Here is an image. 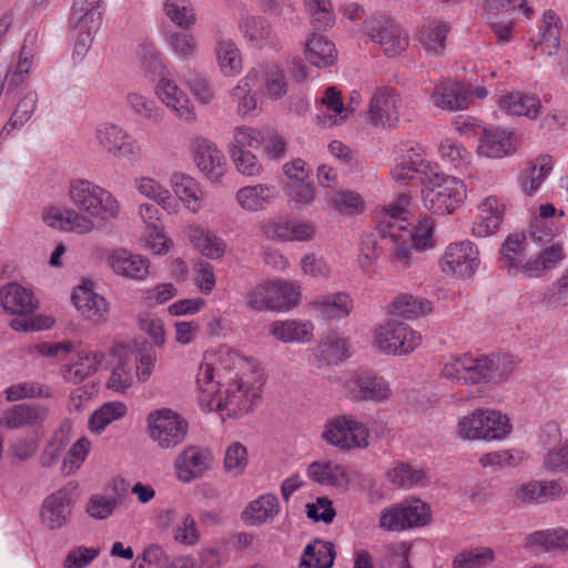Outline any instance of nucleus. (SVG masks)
I'll list each match as a JSON object with an SVG mask.
<instances>
[{"instance_id": "obj_57", "label": "nucleus", "mask_w": 568, "mask_h": 568, "mask_svg": "<svg viewBox=\"0 0 568 568\" xmlns=\"http://www.w3.org/2000/svg\"><path fill=\"white\" fill-rule=\"evenodd\" d=\"M165 42L180 59L190 60L196 54V38L192 33L186 32V30L181 29L166 32Z\"/></svg>"}, {"instance_id": "obj_4", "label": "nucleus", "mask_w": 568, "mask_h": 568, "mask_svg": "<svg viewBox=\"0 0 568 568\" xmlns=\"http://www.w3.org/2000/svg\"><path fill=\"white\" fill-rule=\"evenodd\" d=\"M105 11L103 0H73L68 28L74 37V53L83 57L100 30Z\"/></svg>"}, {"instance_id": "obj_31", "label": "nucleus", "mask_w": 568, "mask_h": 568, "mask_svg": "<svg viewBox=\"0 0 568 568\" xmlns=\"http://www.w3.org/2000/svg\"><path fill=\"white\" fill-rule=\"evenodd\" d=\"M278 193L274 185L258 183L240 187L235 193L236 203L247 212L262 211L267 204L274 202Z\"/></svg>"}, {"instance_id": "obj_35", "label": "nucleus", "mask_w": 568, "mask_h": 568, "mask_svg": "<svg viewBox=\"0 0 568 568\" xmlns=\"http://www.w3.org/2000/svg\"><path fill=\"white\" fill-rule=\"evenodd\" d=\"M321 102L327 111L332 112L331 114L316 115V123L324 128L342 124L348 114L355 111V108L343 104L341 93L334 87H328L325 90Z\"/></svg>"}, {"instance_id": "obj_50", "label": "nucleus", "mask_w": 568, "mask_h": 568, "mask_svg": "<svg viewBox=\"0 0 568 568\" xmlns=\"http://www.w3.org/2000/svg\"><path fill=\"white\" fill-rule=\"evenodd\" d=\"M216 57L220 69L224 75L234 77L241 72V53L231 39L224 37L217 38Z\"/></svg>"}, {"instance_id": "obj_25", "label": "nucleus", "mask_w": 568, "mask_h": 568, "mask_svg": "<svg viewBox=\"0 0 568 568\" xmlns=\"http://www.w3.org/2000/svg\"><path fill=\"white\" fill-rule=\"evenodd\" d=\"M72 302L81 315L93 324H102L108 318V303L90 286L82 285L72 293Z\"/></svg>"}, {"instance_id": "obj_30", "label": "nucleus", "mask_w": 568, "mask_h": 568, "mask_svg": "<svg viewBox=\"0 0 568 568\" xmlns=\"http://www.w3.org/2000/svg\"><path fill=\"white\" fill-rule=\"evenodd\" d=\"M109 264L115 274L123 277L143 280L149 274L148 258L126 250H114L109 255Z\"/></svg>"}, {"instance_id": "obj_18", "label": "nucleus", "mask_w": 568, "mask_h": 568, "mask_svg": "<svg viewBox=\"0 0 568 568\" xmlns=\"http://www.w3.org/2000/svg\"><path fill=\"white\" fill-rule=\"evenodd\" d=\"M74 493L75 486L68 484L44 498L40 511L43 526L59 529L69 521L74 505Z\"/></svg>"}, {"instance_id": "obj_1", "label": "nucleus", "mask_w": 568, "mask_h": 568, "mask_svg": "<svg viewBox=\"0 0 568 568\" xmlns=\"http://www.w3.org/2000/svg\"><path fill=\"white\" fill-rule=\"evenodd\" d=\"M409 200L408 195L400 194L385 207L378 224L379 235L388 245L392 262L399 264L403 268L410 266L413 251L426 245L432 237V227L417 230L415 224L408 222Z\"/></svg>"}, {"instance_id": "obj_59", "label": "nucleus", "mask_w": 568, "mask_h": 568, "mask_svg": "<svg viewBox=\"0 0 568 568\" xmlns=\"http://www.w3.org/2000/svg\"><path fill=\"white\" fill-rule=\"evenodd\" d=\"M185 84L194 98L202 104H210L215 98V91L210 80L202 73L187 69L182 74Z\"/></svg>"}, {"instance_id": "obj_39", "label": "nucleus", "mask_w": 568, "mask_h": 568, "mask_svg": "<svg viewBox=\"0 0 568 568\" xmlns=\"http://www.w3.org/2000/svg\"><path fill=\"white\" fill-rule=\"evenodd\" d=\"M499 108L509 115L535 119L541 104L536 95L511 92L500 98Z\"/></svg>"}, {"instance_id": "obj_8", "label": "nucleus", "mask_w": 568, "mask_h": 568, "mask_svg": "<svg viewBox=\"0 0 568 568\" xmlns=\"http://www.w3.org/2000/svg\"><path fill=\"white\" fill-rule=\"evenodd\" d=\"M466 185L455 176L435 173L423 190L424 206L433 214L454 213L465 201Z\"/></svg>"}, {"instance_id": "obj_58", "label": "nucleus", "mask_w": 568, "mask_h": 568, "mask_svg": "<svg viewBox=\"0 0 568 568\" xmlns=\"http://www.w3.org/2000/svg\"><path fill=\"white\" fill-rule=\"evenodd\" d=\"M526 237L524 234H510L501 245V263L510 268H519L525 258Z\"/></svg>"}, {"instance_id": "obj_5", "label": "nucleus", "mask_w": 568, "mask_h": 568, "mask_svg": "<svg viewBox=\"0 0 568 568\" xmlns=\"http://www.w3.org/2000/svg\"><path fill=\"white\" fill-rule=\"evenodd\" d=\"M69 197L81 212L95 219H116L120 212L118 200L102 186L84 179L70 182Z\"/></svg>"}, {"instance_id": "obj_16", "label": "nucleus", "mask_w": 568, "mask_h": 568, "mask_svg": "<svg viewBox=\"0 0 568 568\" xmlns=\"http://www.w3.org/2000/svg\"><path fill=\"white\" fill-rule=\"evenodd\" d=\"M345 388L349 398L358 402L378 404L388 400L392 396L389 382L383 376L368 371L349 374Z\"/></svg>"}, {"instance_id": "obj_54", "label": "nucleus", "mask_w": 568, "mask_h": 568, "mask_svg": "<svg viewBox=\"0 0 568 568\" xmlns=\"http://www.w3.org/2000/svg\"><path fill=\"white\" fill-rule=\"evenodd\" d=\"M39 97L36 91L27 92L23 98L19 100L17 106L9 119L8 123L3 126L1 135L10 134L13 130L20 129L27 123L34 113L38 105Z\"/></svg>"}, {"instance_id": "obj_53", "label": "nucleus", "mask_w": 568, "mask_h": 568, "mask_svg": "<svg viewBox=\"0 0 568 568\" xmlns=\"http://www.w3.org/2000/svg\"><path fill=\"white\" fill-rule=\"evenodd\" d=\"M33 43L34 37L28 36L24 39L16 69L7 78L8 90H13L26 81L33 62Z\"/></svg>"}, {"instance_id": "obj_42", "label": "nucleus", "mask_w": 568, "mask_h": 568, "mask_svg": "<svg viewBox=\"0 0 568 568\" xmlns=\"http://www.w3.org/2000/svg\"><path fill=\"white\" fill-rule=\"evenodd\" d=\"M258 81V71H250L235 88L231 91V98L237 103V113L242 116L248 115L257 108V100L252 93Z\"/></svg>"}, {"instance_id": "obj_52", "label": "nucleus", "mask_w": 568, "mask_h": 568, "mask_svg": "<svg viewBox=\"0 0 568 568\" xmlns=\"http://www.w3.org/2000/svg\"><path fill=\"white\" fill-rule=\"evenodd\" d=\"M70 428L71 426L69 423H63L61 427L52 434L39 458L40 465L42 467L51 468L58 463L62 452L69 444Z\"/></svg>"}, {"instance_id": "obj_13", "label": "nucleus", "mask_w": 568, "mask_h": 568, "mask_svg": "<svg viewBox=\"0 0 568 568\" xmlns=\"http://www.w3.org/2000/svg\"><path fill=\"white\" fill-rule=\"evenodd\" d=\"M430 520V508L420 499H406L384 508L379 516V527L387 531H403L423 527Z\"/></svg>"}, {"instance_id": "obj_46", "label": "nucleus", "mask_w": 568, "mask_h": 568, "mask_svg": "<svg viewBox=\"0 0 568 568\" xmlns=\"http://www.w3.org/2000/svg\"><path fill=\"white\" fill-rule=\"evenodd\" d=\"M189 237L196 248L209 258H221L225 253L224 241L200 225L190 229Z\"/></svg>"}, {"instance_id": "obj_22", "label": "nucleus", "mask_w": 568, "mask_h": 568, "mask_svg": "<svg viewBox=\"0 0 568 568\" xmlns=\"http://www.w3.org/2000/svg\"><path fill=\"white\" fill-rule=\"evenodd\" d=\"M110 355L116 358V364L111 371L106 386L114 392L125 393L133 385L135 377L133 351L123 344H116L111 348Z\"/></svg>"}, {"instance_id": "obj_10", "label": "nucleus", "mask_w": 568, "mask_h": 568, "mask_svg": "<svg viewBox=\"0 0 568 568\" xmlns=\"http://www.w3.org/2000/svg\"><path fill=\"white\" fill-rule=\"evenodd\" d=\"M369 430L367 426L353 415H341L325 425L322 438L329 445L342 450L368 447Z\"/></svg>"}, {"instance_id": "obj_2", "label": "nucleus", "mask_w": 568, "mask_h": 568, "mask_svg": "<svg viewBox=\"0 0 568 568\" xmlns=\"http://www.w3.org/2000/svg\"><path fill=\"white\" fill-rule=\"evenodd\" d=\"M514 368L509 354H493L490 356L473 357L469 354L454 356L445 363L440 375L456 384H480L500 382Z\"/></svg>"}, {"instance_id": "obj_29", "label": "nucleus", "mask_w": 568, "mask_h": 568, "mask_svg": "<svg viewBox=\"0 0 568 568\" xmlns=\"http://www.w3.org/2000/svg\"><path fill=\"white\" fill-rule=\"evenodd\" d=\"M478 217L471 227L476 237H486L494 234L504 219V205L495 196L486 197L478 206Z\"/></svg>"}, {"instance_id": "obj_55", "label": "nucleus", "mask_w": 568, "mask_h": 568, "mask_svg": "<svg viewBox=\"0 0 568 568\" xmlns=\"http://www.w3.org/2000/svg\"><path fill=\"white\" fill-rule=\"evenodd\" d=\"M432 311L430 302L410 294H398L389 306V312L405 318H414Z\"/></svg>"}, {"instance_id": "obj_34", "label": "nucleus", "mask_w": 568, "mask_h": 568, "mask_svg": "<svg viewBox=\"0 0 568 568\" xmlns=\"http://www.w3.org/2000/svg\"><path fill=\"white\" fill-rule=\"evenodd\" d=\"M554 168V159L549 154H541L529 163V166L520 173L519 184L526 195L536 193Z\"/></svg>"}, {"instance_id": "obj_49", "label": "nucleus", "mask_w": 568, "mask_h": 568, "mask_svg": "<svg viewBox=\"0 0 568 568\" xmlns=\"http://www.w3.org/2000/svg\"><path fill=\"white\" fill-rule=\"evenodd\" d=\"M135 185L143 196L156 202L168 211V213H176L178 202L171 195L170 191L162 186L158 181L149 176H142L135 181Z\"/></svg>"}, {"instance_id": "obj_62", "label": "nucleus", "mask_w": 568, "mask_h": 568, "mask_svg": "<svg viewBox=\"0 0 568 568\" xmlns=\"http://www.w3.org/2000/svg\"><path fill=\"white\" fill-rule=\"evenodd\" d=\"M4 395L8 402H17L26 398H49L51 390L48 386L37 382H22L7 387Z\"/></svg>"}, {"instance_id": "obj_24", "label": "nucleus", "mask_w": 568, "mask_h": 568, "mask_svg": "<svg viewBox=\"0 0 568 568\" xmlns=\"http://www.w3.org/2000/svg\"><path fill=\"white\" fill-rule=\"evenodd\" d=\"M43 405L17 404L3 412L0 425L8 429H19L41 425L48 417Z\"/></svg>"}, {"instance_id": "obj_40", "label": "nucleus", "mask_w": 568, "mask_h": 568, "mask_svg": "<svg viewBox=\"0 0 568 568\" xmlns=\"http://www.w3.org/2000/svg\"><path fill=\"white\" fill-rule=\"evenodd\" d=\"M371 38L378 43L387 55H397L408 45V37L402 28L394 23H386L377 31H372Z\"/></svg>"}, {"instance_id": "obj_11", "label": "nucleus", "mask_w": 568, "mask_h": 568, "mask_svg": "<svg viewBox=\"0 0 568 568\" xmlns=\"http://www.w3.org/2000/svg\"><path fill=\"white\" fill-rule=\"evenodd\" d=\"M422 342V336L409 325L395 320L379 325L374 333L373 345L386 355H406Z\"/></svg>"}, {"instance_id": "obj_19", "label": "nucleus", "mask_w": 568, "mask_h": 568, "mask_svg": "<svg viewBox=\"0 0 568 568\" xmlns=\"http://www.w3.org/2000/svg\"><path fill=\"white\" fill-rule=\"evenodd\" d=\"M212 453L199 446H189L174 460L176 478L189 484L201 478L212 466Z\"/></svg>"}, {"instance_id": "obj_64", "label": "nucleus", "mask_w": 568, "mask_h": 568, "mask_svg": "<svg viewBox=\"0 0 568 568\" xmlns=\"http://www.w3.org/2000/svg\"><path fill=\"white\" fill-rule=\"evenodd\" d=\"M264 81L266 94L274 100L281 99L287 92V81L284 72L277 65H271L258 71V79Z\"/></svg>"}, {"instance_id": "obj_14", "label": "nucleus", "mask_w": 568, "mask_h": 568, "mask_svg": "<svg viewBox=\"0 0 568 568\" xmlns=\"http://www.w3.org/2000/svg\"><path fill=\"white\" fill-rule=\"evenodd\" d=\"M146 420L149 437L162 449L173 448L185 439L189 424L172 409L151 412Z\"/></svg>"}, {"instance_id": "obj_61", "label": "nucleus", "mask_w": 568, "mask_h": 568, "mask_svg": "<svg viewBox=\"0 0 568 568\" xmlns=\"http://www.w3.org/2000/svg\"><path fill=\"white\" fill-rule=\"evenodd\" d=\"M526 544L545 549H568V530L559 528L535 531L526 537Z\"/></svg>"}, {"instance_id": "obj_41", "label": "nucleus", "mask_w": 568, "mask_h": 568, "mask_svg": "<svg viewBox=\"0 0 568 568\" xmlns=\"http://www.w3.org/2000/svg\"><path fill=\"white\" fill-rule=\"evenodd\" d=\"M449 27L442 21H430L418 30V41L430 55H442L445 51Z\"/></svg>"}, {"instance_id": "obj_56", "label": "nucleus", "mask_w": 568, "mask_h": 568, "mask_svg": "<svg viewBox=\"0 0 568 568\" xmlns=\"http://www.w3.org/2000/svg\"><path fill=\"white\" fill-rule=\"evenodd\" d=\"M125 102L135 115L149 122L160 123L163 119L162 110L156 102L139 92H128Z\"/></svg>"}, {"instance_id": "obj_33", "label": "nucleus", "mask_w": 568, "mask_h": 568, "mask_svg": "<svg viewBox=\"0 0 568 568\" xmlns=\"http://www.w3.org/2000/svg\"><path fill=\"white\" fill-rule=\"evenodd\" d=\"M170 183L174 194L190 212L197 213L203 207L204 192L192 176L173 173Z\"/></svg>"}, {"instance_id": "obj_51", "label": "nucleus", "mask_w": 568, "mask_h": 568, "mask_svg": "<svg viewBox=\"0 0 568 568\" xmlns=\"http://www.w3.org/2000/svg\"><path fill=\"white\" fill-rule=\"evenodd\" d=\"M163 12L182 30H190L196 23L195 10L190 0H164Z\"/></svg>"}, {"instance_id": "obj_12", "label": "nucleus", "mask_w": 568, "mask_h": 568, "mask_svg": "<svg viewBox=\"0 0 568 568\" xmlns=\"http://www.w3.org/2000/svg\"><path fill=\"white\" fill-rule=\"evenodd\" d=\"M99 146L118 160L135 163L141 159L142 146L124 128L116 123H100L94 130Z\"/></svg>"}, {"instance_id": "obj_17", "label": "nucleus", "mask_w": 568, "mask_h": 568, "mask_svg": "<svg viewBox=\"0 0 568 568\" xmlns=\"http://www.w3.org/2000/svg\"><path fill=\"white\" fill-rule=\"evenodd\" d=\"M402 106V99L395 90L376 88L369 100L367 120L377 128H394L399 122Z\"/></svg>"}, {"instance_id": "obj_28", "label": "nucleus", "mask_w": 568, "mask_h": 568, "mask_svg": "<svg viewBox=\"0 0 568 568\" xmlns=\"http://www.w3.org/2000/svg\"><path fill=\"white\" fill-rule=\"evenodd\" d=\"M104 359L102 352L79 351L77 359L61 367V375L68 383L79 384L95 374Z\"/></svg>"}, {"instance_id": "obj_23", "label": "nucleus", "mask_w": 568, "mask_h": 568, "mask_svg": "<svg viewBox=\"0 0 568 568\" xmlns=\"http://www.w3.org/2000/svg\"><path fill=\"white\" fill-rule=\"evenodd\" d=\"M432 99L442 110H465L471 102V88L470 84L462 82L440 83L435 87Z\"/></svg>"}, {"instance_id": "obj_6", "label": "nucleus", "mask_w": 568, "mask_h": 568, "mask_svg": "<svg viewBox=\"0 0 568 568\" xmlns=\"http://www.w3.org/2000/svg\"><path fill=\"white\" fill-rule=\"evenodd\" d=\"M260 389L240 379L220 387L213 396L200 395V404L207 410H219L229 417H237L248 413L260 399Z\"/></svg>"}, {"instance_id": "obj_32", "label": "nucleus", "mask_w": 568, "mask_h": 568, "mask_svg": "<svg viewBox=\"0 0 568 568\" xmlns=\"http://www.w3.org/2000/svg\"><path fill=\"white\" fill-rule=\"evenodd\" d=\"M307 477L323 486L344 487L348 484L347 469L333 460H315L307 466Z\"/></svg>"}, {"instance_id": "obj_38", "label": "nucleus", "mask_w": 568, "mask_h": 568, "mask_svg": "<svg viewBox=\"0 0 568 568\" xmlns=\"http://www.w3.org/2000/svg\"><path fill=\"white\" fill-rule=\"evenodd\" d=\"M306 60L317 68H327L336 61L335 44L322 34H313L305 42Z\"/></svg>"}, {"instance_id": "obj_37", "label": "nucleus", "mask_w": 568, "mask_h": 568, "mask_svg": "<svg viewBox=\"0 0 568 568\" xmlns=\"http://www.w3.org/2000/svg\"><path fill=\"white\" fill-rule=\"evenodd\" d=\"M314 326L306 321H276L271 325V334L283 343H307L313 337Z\"/></svg>"}, {"instance_id": "obj_26", "label": "nucleus", "mask_w": 568, "mask_h": 568, "mask_svg": "<svg viewBox=\"0 0 568 568\" xmlns=\"http://www.w3.org/2000/svg\"><path fill=\"white\" fill-rule=\"evenodd\" d=\"M0 304L6 313L19 316L33 313L38 306L33 294L14 282L0 288Z\"/></svg>"}, {"instance_id": "obj_20", "label": "nucleus", "mask_w": 568, "mask_h": 568, "mask_svg": "<svg viewBox=\"0 0 568 568\" xmlns=\"http://www.w3.org/2000/svg\"><path fill=\"white\" fill-rule=\"evenodd\" d=\"M192 152L197 169L211 181L216 182L224 174V155L212 141L196 138L192 144Z\"/></svg>"}, {"instance_id": "obj_27", "label": "nucleus", "mask_w": 568, "mask_h": 568, "mask_svg": "<svg viewBox=\"0 0 568 568\" xmlns=\"http://www.w3.org/2000/svg\"><path fill=\"white\" fill-rule=\"evenodd\" d=\"M93 216L83 214L81 211L75 210H59L51 209L44 215L47 225L67 232H75L78 234H88L95 229Z\"/></svg>"}, {"instance_id": "obj_36", "label": "nucleus", "mask_w": 568, "mask_h": 568, "mask_svg": "<svg viewBox=\"0 0 568 568\" xmlns=\"http://www.w3.org/2000/svg\"><path fill=\"white\" fill-rule=\"evenodd\" d=\"M478 152L487 158H503L511 152V133L499 128L484 129Z\"/></svg>"}, {"instance_id": "obj_9", "label": "nucleus", "mask_w": 568, "mask_h": 568, "mask_svg": "<svg viewBox=\"0 0 568 568\" xmlns=\"http://www.w3.org/2000/svg\"><path fill=\"white\" fill-rule=\"evenodd\" d=\"M507 415L496 409H475L458 422V435L468 440H500L511 432Z\"/></svg>"}, {"instance_id": "obj_15", "label": "nucleus", "mask_w": 568, "mask_h": 568, "mask_svg": "<svg viewBox=\"0 0 568 568\" xmlns=\"http://www.w3.org/2000/svg\"><path fill=\"white\" fill-rule=\"evenodd\" d=\"M479 264L478 247L468 240L450 243L439 260L443 273L459 278H470L478 270Z\"/></svg>"}, {"instance_id": "obj_7", "label": "nucleus", "mask_w": 568, "mask_h": 568, "mask_svg": "<svg viewBox=\"0 0 568 568\" xmlns=\"http://www.w3.org/2000/svg\"><path fill=\"white\" fill-rule=\"evenodd\" d=\"M298 287L285 281H264L246 293V306L253 312H287L300 302Z\"/></svg>"}, {"instance_id": "obj_48", "label": "nucleus", "mask_w": 568, "mask_h": 568, "mask_svg": "<svg viewBox=\"0 0 568 568\" xmlns=\"http://www.w3.org/2000/svg\"><path fill=\"white\" fill-rule=\"evenodd\" d=\"M313 308L327 318H342L353 308L351 296L344 292L328 294L313 302Z\"/></svg>"}, {"instance_id": "obj_63", "label": "nucleus", "mask_w": 568, "mask_h": 568, "mask_svg": "<svg viewBox=\"0 0 568 568\" xmlns=\"http://www.w3.org/2000/svg\"><path fill=\"white\" fill-rule=\"evenodd\" d=\"M494 551L487 547L463 550L456 555L454 568H483L494 561Z\"/></svg>"}, {"instance_id": "obj_3", "label": "nucleus", "mask_w": 568, "mask_h": 568, "mask_svg": "<svg viewBox=\"0 0 568 568\" xmlns=\"http://www.w3.org/2000/svg\"><path fill=\"white\" fill-rule=\"evenodd\" d=\"M245 365V358L236 351L220 346L216 351L205 353L199 366L196 387L200 395L213 396L220 387L239 379V371Z\"/></svg>"}, {"instance_id": "obj_21", "label": "nucleus", "mask_w": 568, "mask_h": 568, "mask_svg": "<svg viewBox=\"0 0 568 568\" xmlns=\"http://www.w3.org/2000/svg\"><path fill=\"white\" fill-rule=\"evenodd\" d=\"M158 98L182 121L192 123L196 115L187 95L174 80L161 78L155 87Z\"/></svg>"}, {"instance_id": "obj_47", "label": "nucleus", "mask_w": 568, "mask_h": 568, "mask_svg": "<svg viewBox=\"0 0 568 568\" xmlns=\"http://www.w3.org/2000/svg\"><path fill=\"white\" fill-rule=\"evenodd\" d=\"M278 513V501L274 495H262L244 509L242 518L251 525H262Z\"/></svg>"}, {"instance_id": "obj_44", "label": "nucleus", "mask_w": 568, "mask_h": 568, "mask_svg": "<svg viewBox=\"0 0 568 568\" xmlns=\"http://www.w3.org/2000/svg\"><path fill=\"white\" fill-rule=\"evenodd\" d=\"M316 233L313 223L298 220H278L272 226V236L281 241H311Z\"/></svg>"}, {"instance_id": "obj_43", "label": "nucleus", "mask_w": 568, "mask_h": 568, "mask_svg": "<svg viewBox=\"0 0 568 568\" xmlns=\"http://www.w3.org/2000/svg\"><path fill=\"white\" fill-rule=\"evenodd\" d=\"M390 483L399 488L410 489L426 487L428 484L427 473L408 463H397L388 471Z\"/></svg>"}, {"instance_id": "obj_60", "label": "nucleus", "mask_w": 568, "mask_h": 568, "mask_svg": "<svg viewBox=\"0 0 568 568\" xmlns=\"http://www.w3.org/2000/svg\"><path fill=\"white\" fill-rule=\"evenodd\" d=\"M126 414V406L120 402H112L102 405L89 419V428L93 433H101L109 424L123 417Z\"/></svg>"}, {"instance_id": "obj_45", "label": "nucleus", "mask_w": 568, "mask_h": 568, "mask_svg": "<svg viewBox=\"0 0 568 568\" xmlns=\"http://www.w3.org/2000/svg\"><path fill=\"white\" fill-rule=\"evenodd\" d=\"M334 559V545L316 539L305 547L300 568H331Z\"/></svg>"}]
</instances>
